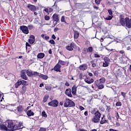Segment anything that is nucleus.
I'll return each mask as SVG.
<instances>
[{
    "label": "nucleus",
    "instance_id": "nucleus-1",
    "mask_svg": "<svg viewBox=\"0 0 131 131\" xmlns=\"http://www.w3.org/2000/svg\"><path fill=\"white\" fill-rule=\"evenodd\" d=\"M21 125L22 123L17 125H15L14 122L12 120L7 121V128L8 131L17 130V129H21Z\"/></svg>",
    "mask_w": 131,
    "mask_h": 131
},
{
    "label": "nucleus",
    "instance_id": "nucleus-2",
    "mask_svg": "<svg viewBox=\"0 0 131 131\" xmlns=\"http://www.w3.org/2000/svg\"><path fill=\"white\" fill-rule=\"evenodd\" d=\"M92 114H94V116L93 118L92 119V121L94 123H98V122H100V118H101V113L99 112V111H96L94 110L91 111Z\"/></svg>",
    "mask_w": 131,
    "mask_h": 131
},
{
    "label": "nucleus",
    "instance_id": "nucleus-3",
    "mask_svg": "<svg viewBox=\"0 0 131 131\" xmlns=\"http://www.w3.org/2000/svg\"><path fill=\"white\" fill-rule=\"evenodd\" d=\"M75 106V103L71 99L68 98L66 99V101L64 103V107L67 108L68 107H74Z\"/></svg>",
    "mask_w": 131,
    "mask_h": 131
},
{
    "label": "nucleus",
    "instance_id": "nucleus-4",
    "mask_svg": "<svg viewBox=\"0 0 131 131\" xmlns=\"http://www.w3.org/2000/svg\"><path fill=\"white\" fill-rule=\"evenodd\" d=\"M49 106H52V107H58L59 102L57 100H54L48 103Z\"/></svg>",
    "mask_w": 131,
    "mask_h": 131
},
{
    "label": "nucleus",
    "instance_id": "nucleus-5",
    "mask_svg": "<svg viewBox=\"0 0 131 131\" xmlns=\"http://www.w3.org/2000/svg\"><path fill=\"white\" fill-rule=\"evenodd\" d=\"M20 29L23 31V33H25L26 34H28L29 33L28 28L25 26H20Z\"/></svg>",
    "mask_w": 131,
    "mask_h": 131
},
{
    "label": "nucleus",
    "instance_id": "nucleus-6",
    "mask_svg": "<svg viewBox=\"0 0 131 131\" xmlns=\"http://www.w3.org/2000/svg\"><path fill=\"white\" fill-rule=\"evenodd\" d=\"M127 28H131V19H129L128 17L125 18V25Z\"/></svg>",
    "mask_w": 131,
    "mask_h": 131
},
{
    "label": "nucleus",
    "instance_id": "nucleus-7",
    "mask_svg": "<svg viewBox=\"0 0 131 131\" xmlns=\"http://www.w3.org/2000/svg\"><path fill=\"white\" fill-rule=\"evenodd\" d=\"M74 43H71L70 45H68L66 47V49L68 50V51H73V49H74Z\"/></svg>",
    "mask_w": 131,
    "mask_h": 131
},
{
    "label": "nucleus",
    "instance_id": "nucleus-8",
    "mask_svg": "<svg viewBox=\"0 0 131 131\" xmlns=\"http://www.w3.org/2000/svg\"><path fill=\"white\" fill-rule=\"evenodd\" d=\"M27 7L30 10V11H32V12L36 11V7H35L34 5L28 4Z\"/></svg>",
    "mask_w": 131,
    "mask_h": 131
},
{
    "label": "nucleus",
    "instance_id": "nucleus-9",
    "mask_svg": "<svg viewBox=\"0 0 131 131\" xmlns=\"http://www.w3.org/2000/svg\"><path fill=\"white\" fill-rule=\"evenodd\" d=\"M120 24L122 25V26H125V18L120 16L119 19Z\"/></svg>",
    "mask_w": 131,
    "mask_h": 131
},
{
    "label": "nucleus",
    "instance_id": "nucleus-10",
    "mask_svg": "<svg viewBox=\"0 0 131 131\" xmlns=\"http://www.w3.org/2000/svg\"><path fill=\"white\" fill-rule=\"evenodd\" d=\"M52 19L53 21L55 22H59V15L56 13H55L53 16H52Z\"/></svg>",
    "mask_w": 131,
    "mask_h": 131
},
{
    "label": "nucleus",
    "instance_id": "nucleus-11",
    "mask_svg": "<svg viewBox=\"0 0 131 131\" xmlns=\"http://www.w3.org/2000/svg\"><path fill=\"white\" fill-rule=\"evenodd\" d=\"M35 41V37L34 35H31L30 37V39H29V42L32 45V43H34Z\"/></svg>",
    "mask_w": 131,
    "mask_h": 131
},
{
    "label": "nucleus",
    "instance_id": "nucleus-12",
    "mask_svg": "<svg viewBox=\"0 0 131 131\" xmlns=\"http://www.w3.org/2000/svg\"><path fill=\"white\" fill-rule=\"evenodd\" d=\"M66 94L68 97H70V98H72V94H71V89H68L66 90Z\"/></svg>",
    "mask_w": 131,
    "mask_h": 131
},
{
    "label": "nucleus",
    "instance_id": "nucleus-13",
    "mask_svg": "<svg viewBox=\"0 0 131 131\" xmlns=\"http://www.w3.org/2000/svg\"><path fill=\"white\" fill-rule=\"evenodd\" d=\"M61 65L57 64L54 67V70L55 71H57V72H61Z\"/></svg>",
    "mask_w": 131,
    "mask_h": 131
},
{
    "label": "nucleus",
    "instance_id": "nucleus-14",
    "mask_svg": "<svg viewBox=\"0 0 131 131\" xmlns=\"http://www.w3.org/2000/svg\"><path fill=\"white\" fill-rule=\"evenodd\" d=\"M79 69L80 70H82L83 71H84V70H86V69H88V66H86L85 64L81 65L79 67Z\"/></svg>",
    "mask_w": 131,
    "mask_h": 131
},
{
    "label": "nucleus",
    "instance_id": "nucleus-15",
    "mask_svg": "<svg viewBox=\"0 0 131 131\" xmlns=\"http://www.w3.org/2000/svg\"><path fill=\"white\" fill-rule=\"evenodd\" d=\"M76 91H77V87L75 85L73 86L72 88V93L73 95H76Z\"/></svg>",
    "mask_w": 131,
    "mask_h": 131
},
{
    "label": "nucleus",
    "instance_id": "nucleus-16",
    "mask_svg": "<svg viewBox=\"0 0 131 131\" xmlns=\"http://www.w3.org/2000/svg\"><path fill=\"white\" fill-rule=\"evenodd\" d=\"M79 37V33L77 31H75L74 32V38H75L76 39L78 38Z\"/></svg>",
    "mask_w": 131,
    "mask_h": 131
},
{
    "label": "nucleus",
    "instance_id": "nucleus-17",
    "mask_svg": "<svg viewBox=\"0 0 131 131\" xmlns=\"http://www.w3.org/2000/svg\"><path fill=\"white\" fill-rule=\"evenodd\" d=\"M100 124H104L105 123H108V120L105 119L103 117H101V120L100 122Z\"/></svg>",
    "mask_w": 131,
    "mask_h": 131
},
{
    "label": "nucleus",
    "instance_id": "nucleus-18",
    "mask_svg": "<svg viewBox=\"0 0 131 131\" xmlns=\"http://www.w3.org/2000/svg\"><path fill=\"white\" fill-rule=\"evenodd\" d=\"M27 74L30 77L33 76V73H32V71L31 70H27Z\"/></svg>",
    "mask_w": 131,
    "mask_h": 131
},
{
    "label": "nucleus",
    "instance_id": "nucleus-19",
    "mask_svg": "<svg viewBox=\"0 0 131 131\" xmlns=\"http://www.w3.org/2000/svg\"><path fill=\"white\" fill-rule=\"evenodd\" d=\"M27 114L29 117L33 116V115H34V113H33L31 110H29L27 111Z\"/></svg>",
    "mask_w": 131,
    "mask_h": 131
},
{
    "label": "nucleus",
    "instance_id": "nucleus-20",
    "mask_svg": "<svg viewBox=\"0 0 131 131\" xmlns=\"http://www.w3.org/2000/svg\"><path fill=\"white\" fill-rule=\"evenodd\" d=\"M0 129H2L3 130L9 131L8 129V127L4 124H2V125H0Z\"/></svg>",
    "mask_w": 131,
    "mask_h": 131
},
{
    "label": "nucleus",
    "instance_id": "nucleus-21",
    "mask_svg": "<svg viewBox=\"0 0 131 131\" xmlns=\"http://www.w3.org/2000/svg\"><path fill=\"white\" fill-rule=\"evenodd\" d=\"M84 81L86 82V83H88L89 84H91V83H93L94 82V79H85L84 80Z\"/></svg>",
    "mask_w": 131,
    "mask_h": 131
},
{
    "label": "nucleus",
    "instance_id": "nucleus-22",
    "mask_svg": "<svg viewBox=\"0 0 131 131\" xmlns=\"http://www.w3.org/2000/svg\"><path fill=\"white\" fill-rule=\"evenodd\" d=\"M39 77H40V78H42V79H45V80L48 79V76H47L46 75L40 74Z\"/></svg>",
    "mask_w": 131,
    "mask_h": 131
},
{
    "label": "nucleus",
    "instance_id": "nucleus-23",
    "mask_svg": "<svg viewBox=\"0 0 131 131\" xmlns=\"http://www.w3.org/2000/svg\"><path fill=\"white\" fill-rule=\"evenodd\" d=\"M23 110H24V109L23 108L22 105H19L17 107V112H19V113H20V112H22Z\"/></svg>",
    "mask_w": 131,
    "mask_h": 131
},
{
    "label": "nucleus",
    "instance_id": "nucleus-24",
    "mask_svg": "<svg viewBox=\"0 0 131 131\" xmlns=\"http://www.w3.org/2000/svg\"><path fill=\"white\" fill-rule=\"evenodd\" d=\"M45 57V53H39L37 55V58H38V59H42L43 57Z\"/></svg>",
    "mask_w": 131,
    "mask_h": 131
},
{
    "label": "nucleus",
    "instance_id": "nucleus-25",
    "mask_svg": "<svg viewBox=\"0 0 131 131\" xmlns=\"http://www.w3.org/2000/svg\"><path fill=\"white\" fill-rule=\"evenodd\" d=\"M96 85L97 86H98L99 90H102V89H104V85L103 84H101V83L97 84Z\"/></svg>",
    "mask_w": 131,
    "mask_h": 131
},
{
    "label": "nucleus",
    "instance_id": "nucleus-26",
    "mask_svg": "<svg viewBox=\"0 0 131 131\" xmlns=\"http://www.w3.org/2000/svg\"><path fill=\"white\" fill-rule=\"evenodd\" d=\"M21 85V82L20 80H18L15 84V89H18L19 86Z\"/></svg>",
    "mask_w": 131,
    "mask_h": 131
},
{
    "label": "nucleus",
    "instance_id": "nucleus-27",
    "mask_svg": "<svg viewBox=\"0 0 131 131\" xmlns=\"http://www.w3.org/2000/svg\"><path fill=\"white\" fill-rule=\"evenodd\" d=\"M20 83L21 84H22L23 85H24L25 86L28 85V83H27V81L24 80L20 81Z\"/></svg>",
    "mask_w": 131,
    "mask_h": 131
},
{
    "label": "nucleus",
    "instance_id": "nucleus-28",
    "mask_svg": "<svg viewBox=\"0 0 131 131\" xmlns=\"http://www.w3.org/2000/svg\"><path fill=\"white\" fill-rule=\"evenodd\" d=\"M40 75V73H37V72H34L33 73V76H34V77H37V76H39Z\"/></svg>",
    "mask_w": 131,
    "mask_h": 131
},
{
    "label": "nucleus",
    "instance_id": "nucleus-29",
    "mask_svg": "<svg viewBox=\"0 0 131 131\" xmlns=\"http://www.w3.org/2000/svg\"><path fill=\"white\" fill-rule=\"evenodd\" d=\"M105 81H106V79H105L104 77H101L99 79L100 83H104V82H105Z\"/></svg>",
    "mask_w": 131,
    "mask_h": 131
},
{
    "label": "nucleus",
    "instance_id": "nucleus-30",
    "mask_svg": "<svg viewBox=\"0 0 131 131\" xmlns=\"http://www.w3.org/2000/svg\"><path fill=\"white\" fill-rule=\"evenodd\" d=\"M49 99V95H45L43 98V103H46L48 99Z\"/></svg>",
    "mask_w": 131,
    "mask_h": 131
},
{
    "label": "nucleus",
    "instance_id": "nucleus-31",
    "mask_svg": "<svg viewBox=\"0 0 131 131\" xmlns=\"http://www.w3.org/2000/svg\"><path fill=\"white\" fill-rule=\"evenodd\" d=\"M21 90H22V92L24 94V93H25V92H26V90H27V88H26V86L23 85L21 88Z\"/></svg>",
    "mask_w": 131,
    "mask_h": 131
},
{
    "label": "nucleus",
    "instance_id": "nucleus-32",
    "mask_svg": "<svg viewBox=\"0 0 131 131\" xmlns=\"http://www.w3.org/2000/svg\"><path fill=\"white\" fill-rule=\"evenodd\" d=\"M20 76L21 78H23V79H25V80H27L28 78H27V76L26 75H20Z\"/></svg>",
    "mask_w": 131,
    "mask_h": 131
},
{
    "label": "nucleus",
    "instance_id": "nucleus-33",
    "mask_svg": "<svg viewBox=\"0 0 131 131\" xmlns=\"http://www.w3.org/2000/svg\"><path fill=\"white\" fill-rule=\"evenodd\" d=\"M58 63L60 64V65H65L66 64V62L59 60Z\"/></svg>",
    "mask_w": 131,
    "mask_h": 131
},
{
    "label": "nucleus",
    "instance_id": "nucleus-34",
    "mask_svg": "<svg viewBox=\"0 0 131 131\" xmlns=\"http://www.w3.org/2000/svg\"><path fill=\"white\" fill-rule=\"evenodd\" d=\"M27 72V70H23L21 71V75H26Z\"/></svg>",
    "mask_w": 131,
    "mask_h": 131
},
{
    "label": "nucleus",
    "instance_id": "nucleus-35",
    "mask_svg": "<svg viewBox=\"0 0 131 131\" xmlns=\"http://www.w3.org/2000/svg\"><path fill=\"white\" fill-rule=\"evenodd\" d=\"M115 116H116L117 120H118V119H121V118H120V117L119 116V114L117 112L116 113Z\"/></svg>",
    "mask_w": 131,
    "mask_h": 131
},
{
    "label": "nucleus",
    "instance_id": "nucleus-36",
    "mask_svg": "<svg viewBox=\"0 0 131 131\" xmlns=\"http://www.w3.org/2000/svg\"><path fill=\"white\" fill-rule=\"evenodd\" d=\"M112 18H113V16H112V15L109 16L108 15V16H107L105 18V20H112Z\"/></svg>",
    "mask_w": 131,
    "mask_h": 131
},
{
    "label": "nucleus",
    "instance_id": "nucleus-37",
    "mask_svg": "<svg viewBox=\"0 0 131 131\" xmlns=\"http://www.w3.org/2000/svg\"><path fill=\"white\" fill-rule=\"evenodd\" d=\"M41 114H42V116L43 117H48V116L47 115V114L46 113V112H45V111L42 112Z\"/></svg>",
    "mask_w": 131,
    "mask_h": 131
},
{
    "label": "nucleus",
    "instance_id": "nucleus-38",
    "mask_svg": "<svg viewBox=\"0 0 131 131\" xmlns=\"http://www.w3.org/2000/svg\"><path fill=\"white\" fill-rule=\"evenodd\" d=\"M104 62H110V59L108 58V57H104Z\"/></svg>",
    "mask_w": 131,
    "mask_h": 131
},
{
    "label": "nucleus",
    "instance_id": "nucleus-39",
    "mask_svg": "<svg viewBox=\"0 0 131 131\" xmlns=\"http://www.w3.org/2000/svg\"><path fill=\"white\" fill-rule=\"evenodd\" d=\"M107 11H108V13L109 15H110V16H112V15L113 14V12H112V10L109 9Z\"/></svg>",
    "mask_w": 131,
    "mask_h": 131
},
{
    "label": "nucleus",
    "instance_id": "nucleus-40",
    "mask_svg": "<svg viewBox=\"0 0 131 131\" xmlns=\"http://www.w3.org/2000/svg\"><path fill=\"white\" fill-rule=\"evenodd\" d=\"M88 52H90V53H92L93 52V47H90L88 48Z\"/></svg>",
    "mask_w": 131,
    "mask_h": 131
},
{
    "label": "nucleus",
    "instance_id": "nucleus-41",
    "mask_svg": "<svg viewBox=\"0 0 131 131\" xmlns=\"http://www.w3.org/2000/svg\"><path fill=\"white\" fill-rule=\"evenodd\" d=\"M90 63L92 64V67H96V63L94 62V61H91Z\"/></svg>",
    "mask_w": 131,
    "mask_h": 131
},
{
    "label": "nucleus",
    "instance_id": "nucleus-42",
    "mask_svg": "<svg viewBox=\"0 0 131 131\" xmlns=\"http://www.w3.org/2000/svg\"><path fill=\"white\" fill-rule=\"evenodd\" d=\"M28 28L30 30H32V29H33V26L32 25H29L28 26Z\"/></svg>",
    "mask_w": 131,
    "mask_h": 131
},
{
    "label": "nucleus",
    "instance_id": "nucleus-43",
    "mask_svg": "<svg viewBox=\"0 0 131 131\" xmlns=\"http://www.w3.org/2000/svg\"><path fill=\"white\" fill-rule=\"evenodd\" d=\"M121 105H122L121 102H118L116 104V106H121Z\"/></svg>",
    "mask_w": 131,
    "mask_h": 131
},
{
    "label": "nucleus",
    "instance_id": "nucleus-44",
    "mask_svg": "<svg viewBox=\"0 0 131 131\" xmlns=\"http://www.w3.org/2000/svg\"><path fill=\"white\" fill-rule=\"evenodd\" d=\"M45 19L46 21H49V20H50V16L46 15L45 16Z\"/></svg>",
    "mask_w": 131,
    "mask_h": 131
},
{
    "label": "nucleus",
    "instance_id": "nucleus-45",
    "mask_svg": "<svg viewBox=\"0 0 131 131\" xmlns=\"http://www.w3.org/2000/svg\"><path fill=\"white\" fill-rule=\"evenodd\" d=\"M108 66V62H103V67H107Z\"/></svg>",
    "mask_w": 131,
    "mask_h": 131
},
{
    "label": "nucleus",
    "instance_id": "nucleus-46",
    "mask_svg": "<svg viewBox=\"0 0 131 131\" xmlns=\"http://www.w3.org/2000/svg\"><path fill=\"white\" fill-rule=\"evenodd\" d=\"M61 22H65V23H67L66 21H65V17L64 16H62L61 18Z\"/></svg>",
    "mask_w": 131,
    "mask_h": 131
},
{
    "label": "nucleus",
    "instance_id": "nucleus-47",
    "mask_svg": "<svg viewBox=\"0 0 131 131\" xmlns=\"http://www.w3.org/2000/svg\"><path fill=\"white\" fill-rule=\"evenodd\" d=\"M101 0H95V3L96 4H97V5H100V3H101Z\"/></svg>",
    "mask_w": 131,
    "mask_h": 131
},
{
    "label": "nucleus",
    "instance_id": "nucleus-48",
    "mask_svg": "<svg viewBox=\"0 0 131 131\" xmlns=\"http://www.w3.org/2000/svg\"><path fill=\"white\" fill-rule=\"evenodd\" d=\"M121 95L123 97L124 99L126 97V94L124 92H121Z\"/></svg>",
    "mask_w": 131,
    "mask_h": 131
},
{
    "label": "nucleus",
    "instance_id": "nucleus-49",
    "mask_svg": "<svg viewBox=\"0 0 131 131\" xmlns=\"http://www.w3.org/2000/svg\"><path fill=\"white\" fill-rule=\"evenodd\" d=\"M49 42L51 43V45H55V41L54 40L52 39L49 41Z\"/></svg>",
    "mask_w": 131,
    "mask_h": 131
},
{
    "label": "nucleus",
    "instance_id": "nucleus-50",
    "mask_svg": "<svg viewBox=\"0 0 131 131\" xmlns=\"http://www.w3.org/2000/svg\"><path fill=\"white\" fill-rule=\"evenodd\" d=\"M88 49H86V48H84V49H83V53H84V54H86V53H88Z\"/></svg>",
    "mask_w": 131,
    "mask_h": 131
},
{
    "label": "nucleus",
    "instance_id": "nucleus-51",
    "mask_svg": "<svg viewBox=\"0 0 131 131\" xmlns=\"http://www.w3.org/2000/svg\"><path fill=\"white\" fill-rule=\"evenodd\" d=\"M46 89L47 91H51V87L49 86H46Z\"/></svg>",
    "mask_w": 131,
    "mask_h": 131
},
{
    "label": "nucleus",
    "instance_id": "nucleus-52",
    "mask_svg": "<svg viewBox=\"0 0 131 131\" xmlns=\"http://www.w3.org/2000/svg\"><path fill=\"white\" fill-rule=\"evenodd\" d=\"M39 131H47V129L45 128H41L39 129Z\"/></svg>",
    "mask_w": 131,
    "mask_h": 131
},
{
    "label": "nucleus",
    "instance_id": "nucleus-53",
    "mask_svg": "<svg viewBox=\"0 0 131 131\" xmlns=\"http://www.w3.org/2000/svg\"><path fill=\"white\" fill-rule=\"evenodd\" d=\"M34 23L35 24H38V20L37 19H35Z\"/></svg>",
    "mask_w": 131,
    "mask_h": 131
},
{
    "label": "nucleus",
    "instance_id": "nucleus-54",
    "mask_svg": "<svg viewBox=\"0 0 131 131\" xmlns=\"http://www.w3.org/2000/svg\"><path fill=\"white\" fill-rule=\"evenodd\" d=\"M79 109L81 110V111H82V110H84V107H83L82 106H80Z\"/></svg>",
    "mask_w": 131,
    "mask_h": 131
},
{
    "label": "nucleus",
    "instance_id": "nucleus-55",
    "mask_svg": "<svg viewBox=\"0 0 131 131\" xmlns=\"http://www.w3.org/2000/svg\"><path fill=\"white\" fill-rule=\"evenodd\" d=\"M48 11H49V13H52V12H53V9L51 8H49L48 9Z\"/></svg>",
    "mask_w": 131,
    "mask_h": 131
},
{
    "label": "nucleus",
    "instance_id": "nucleus-56",
    "mask_svg": "<svg viewBox=\"0 0 131 131\" xmlns=\"http://www.w3.org/2000/svg\"><path fill=\"white\" fill-rule=\"evenodd\" d=\"M45 39L46 40H48V39H50V37H49L48 36H45Z\"/></svg>",
    "mask_w": 131,
    "mask_h": 131
},
{
    "label": "nucleus",
    "instance_id": "nucleus-57",
    "mask_svg": "<svg viewBox=\"0 0 131 131\" xmlns=\"http://www.w3.org/2000/svg\"><path fill=\"white\" fill-rule=\"evenodd\" d=\"M95 58H100V55L99 54H95Z\"/></svg>",
    "mask_w": 131,
    "mask_h": 131
},
{
    "label": "nucleus",
    "instance_id": "nucleus-58",
    "mask_svg": "<svg viewBox=\"0 0 131 131\" xmlns=\"http://www.w3.org/2000/svg\"><path fill=\"white\" fill-rule=\"evenodd\" d=\"M44 11L46 13H49V9H48V8H46L45 9H44Z\"/></svg>",
    "mask_w": 131,
    "mask_h": 131
},
{
    "label": "nucleus",
    "instance_id": "nucleus-59",
    "mask_svg": "<svg viewBox=\"0 0 131 131\" xmlns=\"http://www.w3.org/2000/svg\"><path fill=\"white\" fill-rule=\"evenodd\" d=\"M120 54H124V50H120L119 51Z\"/></svg>",
    "mask_w": 131,
    "mask_h": 131
},
{
    "label": "nucleus",
    "instance_id": "nucleus-60",
    "mask_svg": "<svg viewBox=\"0 0 131 131\" xmlns=\"http://www.w3.org/2000/svg\"><path fill=\"white\" fill-rule=\"evenodd\" d=\"M58 30H59V28H55L54 29V32H57V31H58Z\"/></svg>",
    "mask_w": 131,
    "mask_h": 131
},
{
    "label": "nucleus",
    "instance_id": "nucleus-61",
    "mask_svg": "<svg viewBox=\"0 0 131 131\" xmlns=\"http://www.w3.org/2000/svg\"><path fill=\"white\" fill-rule=\"evenodd\" d=\"M84 114L85 116H88V115H89V114L88 113V111L85 112Z\"/></svg>",
    "mask_w": 131,
    "mask_h": 131
},
{
    "label": "nucleus",
    "instance_id": "nucleus-62",
    "mask_svg": "<svg viewBox=\"0 0 131 131\" xmlns=\"http://www.w3.org/2000/svg\"><path fill=\"white\" fill-rule=\"evenodd\" d=\"M116 125L117 126H120V124L119 123H118V122H116Z\"/></svg>",
    "mask_w": 131,
    "mask_h": 131
},
{
    "label": "nucleus",
    "instance_id": "nucleus-63",
    "mask_svg": "<svg viewBox=\"0 0 131 131\" xmlns=\"http://www.w3.org/2000/svg\"><path fill=\"white\" fill-rule=\"evenodd\" d=\"M52 37L53 39H56V36H55V35H53Z\"/></svg>",
    "mask_w": 131,
    "mask_h": 131
},
{
    "label": "nucleus",
    "instance_id": "nucleus-64",
    "mask_svg": "<svg viewBox=\"0 0 131 131\" xmlns=\"http://www.w3.org/2000/svg\"><path fill=\"white\" fill-rule=\"evenodd\" d=\"M66 86H69V85H70L69 83L68 82H67L66 83Z\"/></svg>",
    "mask_w": 131,
    "mask_h": 131
}]
</instances>
